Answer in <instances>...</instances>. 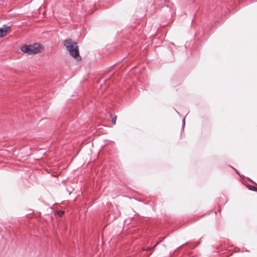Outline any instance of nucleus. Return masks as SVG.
I'll return each instance as SVG.
<instances>
[{"label":"nucleus","mask_w":257,"mask_h":257,"mask_svg":"<svg viewBox=\"0 0 257 257\" xmlns=\"http://www.w3.org/2000/svg\"><path fill=\"white\" fill-rule=\"evenodd\" d=\"M64 45L66 47L67 51L69 52V54L72 57L77 61L81 60L78 47L74 41L70 39L65 40L64 42Z\"/></svg>","instance_id":"f257e3e1"},{"label":"nucleus","mask_w":257,"mask_h":257,"mask_svg":"<svg viewBox=\"0 0 257 257\" xmlns=\"http://www.w3.org/2000/svg\"><path fill=\"white\" fill-rule=\"evenodd\" d=\"M40 45L35 43L33 45H24L21 47V50L23 52L28 54H35L40 51Z\"/></svg>","instance_id":"f03ea898"},{"label":"nucleus","mask_w":257,"mask_h":257,"mask_svg":"<svg viewBox=\"0 0 257 257\" xmlns=\"http://www.w3.org/2000/svg\"><path fill=\"white\" fill-rule=\"evenodd\" d=\"M10 30L9 26L4 25L3 28H0V38L6 36L7 32Z\"/></svg>","instance_id":"7ed1b4c3"},{"label":"nucleus","mask_w":257,"mask_h":257,"mask_svg":"<svg viewBox=\"0 0 257 257\" xmlns=\"http://www.w3.org/2000/svg\"><path fill=\"white\" fill-rule=\"evenodd\" d=\"M116 116H115L114 117H112L111 119V123L112 124L114 125L116 123Z\"/></svg>","instance_id":"20e7f679"},{"label":"nucleus","mask_w":257,"mask_h":257,"mask_svg":"<svg viewBox=\"0 0 257 257\" xmlns=\"http://www.w3.org/2000/svg\"><path fill=\"white\" fill-rule=\"evenodd\" d=\"M57 214L59 216H62L64 214V211H59L57 212Z\"/></svg>","instance_id":"39448f33"},{"label":"nucleus","mask_w":257,"mask_h":257,"mask_svg":"<svg viewBox=\"0 0 257 257\" xmlns=\"http://www.w3.org/2000/svg\"><path fill=\"white\" fill-rule=\"evenodd\" d=\"M249 189L252 191H255L256 188L253 186H250Z\"/></svg>","instance_id":"423d86ee"},{"label":"nucleus","mask_w":257,"mask_h":257,"mask_svg":"<svg viewBox=\"0 0 257 257\" xmlns=\"http://www.w3.org/2000/svg\"><path fill=\"white\" fill-rule=\"evenodd\" d=\"M182 123H183V126H184L185 125V120H183Z\"/></svg>","instance_id":"0eeeda50"}]
</instances>
